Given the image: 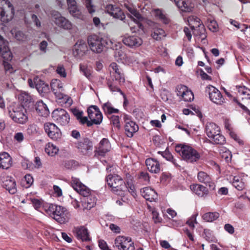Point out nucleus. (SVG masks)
<instances>
[{
	"label": "nucleus",
	"mask_w": 250,
	"mask_h": 250,
	"mask_svg": "<svg viewBox=\"0 0 250 250\" xmlns=\"http://www.w3.org/2000/svg\"><path fill=\"white\" fill-rule=\"evenodd\" d=\"M35 87L39 93H46L49 90L48 85L40 80L35 84Z\"/></svg>",
	"instance_id": "42"
},
{
	"label": "nucleus",
	"mask_w": 250,
	"mask_h": 250,
	"mask_svg": "<svg viewBox=\"0 0 250 250\" xmlns=\"http://www.w3.org/2000/svg\"><path fill=\"white\" fill-rule=\"evenodd\" d=\"M105 11L113 18L123 21L125 16L124 12L119 7L112 4H108L106 6Z\"/></svg>",
	"instance_id": "18"
},
{
	"label": "nucleus",
	"mask_w": 250,
	"mask_h": 250,
	"mask_svg": "<svg viewBox=\"0 0 250 250\" xmlns=\"http://www.w3.org/2000/svg\"><path fill=\"white\" fill-rule=\"evenodd\" d=\"M2 186L10 194H15L17 191L15 180L11 176H5L1 178Z\"/></svg>",
	"instance_id": "17"
},
{
	"label": "nucleus",
	"mask_w": 250,
	"mask_h": 250,
	"mask_svg": "<svg viewBox=\"0 0 250 250\" xmlns=\"http://www.w3.org/2000/svg\"><path fill=\"white\" fill-rule=\"evenodd\" d=\"M124 120L125 122V130L126 135L128 137H132L134 133L138 130V126L136 123L128 118L126 115H124Z\"/></svg>",
	"instance_id": "19"
},
{
	"label": "nucleus",
	"mask_w": 250,
	"mask_h": 250,
	"mask_svg": "<svg viewBox=\"0 0 250 250\" xmlns=\"http://www.w3.org/2000/svg\"><path fill=\"white\" fill-rule=\"evenodd\" d=\"M102 108L105 114H111L112 113H116L119 112L118 109L115 108L112 106V104L107 102L104 104L102 105Z\"/></svg>",
	"instance_id": "39"
},
{
	"label": "nucleus",
	"mask_w": 250,
	"mask_h": 250,
	"mask_svg": "<svg viewBox=\"0 0 250 250\" xmlns=\"http://www.w3.org/2000/svg\"><path fill=\"white\" fill-rule=\"evenodd\" d=\"M147 169L152 173H159L161 170L160 164L154 158H148L146 160Z\"/></svg>",
	"instance_id": "24"
},
{
	"label": "nucleus",
	"mask_w": 250,
	"mask_h": 250,
	"mask_svg": "<svg viewBox=\"0 0 250 250\" xmlns=\"http://www.w3.org/2000/svg\"><path fill=\"white\" fill-rule=\"evenodd\" d=\"M51 89L55 97L59 100H62L63 102L68 105L72 104V100L68 95L63 93V84L62 82L57 79H54L51 83Z\"/></svg>",
	"instance_id": "6"
},
{
	"label": "nucleus",
	"mask_w": 250,
	"mask_h": 250,
	"mask_svg": "<svg viewBox=\"0 0 250 250\" xmlns=\"http://www.w3.org/2000/svg\"><path fill=\"white\" fill-rule=\"evenodd\" d=\"M87 43L90 50L93 53L96 54L102 53L104 47L106 44H107V42L106 40L95 34L88 37Z\"/></svg>",
	"instance_id": "7"
},
{
	"label": "nucleus",
	"mask_w": 250,
	"mask_h": 250,
	"mask_svg": "<svg viewBox=\"0 0 250 250\" xmlns=\"http://www.w3.org/2000/svg\"><path fill=\"white\" fill-rule=\"evenodd\" d=\"M232 185L238 190H243L245 187V182L239 176H234L232 180Z\"/></svg>",
	"instance_id": "35"
},
{
	"label": "nucleus",
	"mask_w": 250,
	"mask_h": 250,
	"mask_svg": "<svg viewBox=\"0 0 250 250\" xmlns=\"http://www.w3.org/2000/svg\"><path fill=\"white\" fill-rule=\"evenodd\" d=\"M205 131L207 136L211 138L216 133H219L220 131L219 127L213 123H207Z\"/></svg>",
	"instance_id": "30"
},
{
	"label": "nucleus",
	"mask_w": 250,
	"mask_h": 250,
	"mask_svg": "<svg viewBox=\"0 0 250 250\" xmlns=\"http://www.w3.org/2000/svg\"><path fill=\"white\" fill-rule=\"evenodd\" d=\"M211 139L213 143L216 144H223L225 142V137L220 134V132L219 133H216Z\"/></svg>",
	"instance_id": "46"
},
{
	"label": "nucleus",
	"mask_w": 250,
	"mask_h": 250,
	"mask_svg": "<svg viewBox=\"0 0 250 250\" xmlns=\"http://www.w3.org/2000/svg\"><path fill=\"white\" fill-rule=\"evenodd\" d=\"M87 51L86 44L82 41L78 42L74 46L73 54L75 57L81 58L85 54Z\"/></svg>",
	"instance_id": "26"
},
{
	"label": "nucleus",
	"mask_w": 250,
	"mask_h": 250,
	"mask_svg": "<svg viewBox=\"0 0 250 250\" xmlns=\"http://www.w3.org/2000/svg\"><path fill=\"white\" fill-rule=\"evenodd\" d=\"M219 217V214L218 212H207L205 213L203 216V219L206 222H212L216 220Z\"/></svg>",
	"instance_id": "41"
},
{
	"label": "nucleus",
	"mask_w": 250,
	"mask_h": 250,
	"mask_svg": "<svg viewBox=\"0 0 250 250\" xmlns=\"http://www.w3.org/2000/svg\"><path fill=\"white\" fill-rule=\"evenodd\" d=\"M85 5L88 12L92 14L95 12L94 6L92 3V0H85Z\"/></svg>",
	"instance_id": "55"
},
{
	"label": "nucleus",
	"mask_w": 250,
	"mask_h": 250,
	"mask_svg": "<svg viewBox=\"0 0 250 250\" xmlns=\"http://www.w3.org/2000/svg\"><path fill=\"white\" fill-rule=\"evenodd\" d=\"M110 149L111 145L109 140L106 138H103L99 144L95 155L104 156L110 150Z\"/></svg>",
	"instance_id": "22"
},
{
	"label": "nucleus",
	"mask_w": 250,
	"mask_h": 250,
	"mask_svg": "<svg viewBox=\"0 0 250 250\" xmlns=\"http://www.w3.org/2000/svg\"><path fill=\"white\" fill-rule=\"evenodd\" d=\"M175 151L188 163L197 162L201 157L200 154L191 146L184 144H178L175 146Z\"/></svg>",
	"instance_id": "3"
},
{
	"label": "nucleus",
	"mask_w": 250,
	"mask_h": 250,
	"mask_svg": "<svg viewBox=\"0 0 250 250\" xmlns=\"http://www.w3.org/2000/svg\"><path fill=\"white\" fill-rule=\"evenodd\" d=\"M108 186L112 188V191L117 195L122 196L127 190V187L121 177L117 174H108L106 177Z\"/></svg>",
	"instance_id": "4"
},
{
	"label": "nucleus",
	"mask_w": 250,
	"mask_h": 250,
	"mask_svg": "<svg viewBox=\"0 0 250 250\" xmlns=\"http://www.w3.org/2000/svg\"><path fill=\"white\" fill-rule=\"evenodd\" d=\"M123 42L125 45L131 48H136L142 44L143 40L139 36L132 35L124 37Z\"/></svg>",
	"instance_id": "20"
},
{
	"label": "nucleus",
	"mask_w": 250,
	"mask_h": 250,
	"mask_svg": "<svg viewBox=\"0 0 250 250\" xmlns=\"http://www.w3.org/2000/svg\"><path fill=\"white\" fill-rule=\"evenodd\" d=\"M36 109L39 115L42 117H46L49 113V109L46 105L42 101H39L36 104Z\"/></svg>",
	"instance_id": "32"
},
{
	"label": "nucleus",
	"mask_w": 250,
	"mask_h": 250,
	"mask_svg": "<svg viewBox=\"0 0 250 250\" xmlns=\"http://www.w3.org/2000/svg\"><path fill=\"white\" fill-rule=\"evenodd\" d=\"M33 181V178L30 174L25 175L22 180L23 183L26 182V184H23L26 188L30 187L32 185Z\"/></svg>",
	"instance_id": "51"
},
{
	"label": "nucleus",
	"mask_w": 250,
	"mask_h": 250,
	"mask_svg": "<svg viewBox=\"0 0 250 250\" xmlns=\"http://www.w3.org/2000/svg\"><path fill=\"white\" fill-rule=\"evenodd\" d=\"M69 13L73 17H76L78 19H82L83 15L81 12L78 9L77 5H75L68 7Z\"/></svg>",
	"instance_id": "43"
},
{
	"label": "nucleus",
	"mask_w": 250,
	"mask_h": 250,
	"mask_svg": "<svg viewBox=\"0 0 250 250\" xmlns=\"http://www.w3.org/2000/svg\"><path fill=\"white\" fill-rule=\"evenodd\" d=\"M193 30L194 35L201 36L204 34L205 28L204 24L203 23H201L197 26V28H195V29H193Z\"/></svg>",
	"instance_id": "50"
},
{
	"label": "nucleus",
	"mask_w": 250,
	"mask_h": 250,
	"mask_svg": "<svg viewBox=\"0 0 250 250\" xmlns=\"http://www.w3.org/2000/svg\"><path fill=\"white\" fill-rule=\"evenodd\" d=\"M209 98L212 102L218 105H222L226 102L220 91L214 86L209 85L206 87Z\"/></svg>",
	"instance_id": "11"
},
{
	"label": "nucleus",
	"mask_w": 250,
	"mask_h": 250,
	"mask_svg": "<svg viewBox=\"0 0 250 250\" xmlns=\"http://www.w3.org/2000/svg\"><path fill=\"white\" fill-rule=\"evenodd\" d=\"M116 247L119 250H134V243L128 237L119 236L115 240Z\"/></svg>",
	"instance_id": "13"
},
{
	"label": "nucleus",
	"mask_w": 250,
	"mask_h": 250,
	"mask_svg": "<svg viewBox=\"0 0 250 250\" xmlns=\"http://www.w3.org/2000/svg\"><path fill=\"white\" fill-rule=\"evenodd\" d=\"M238 92L241 95H247L248 96L250 95V90L248 89L245 86H236Z\"/></svg>",
	"instance_id": "58"
},
{
	"label": "nucleus",
	"mask_w": 250,
	"mask_h": 250,
	"mask_svg": "<svg viewBox=\"0 0 250 250\" xmlns=\"http://www.w3.org/2000/svg\"><path fill=\"white\" fill-rule=\"evenodd\" d=\"M142 196L146 200L152 202L157 199V194L156 191L150 187H145L141 191Z\"/></svg>",
	"instance_id": "27"
},
{
	"label": "nucleus",
	"mask_w": 250,
	"mask_h": 250,
	"mask_svg": "<svg viewBox=\"0 0 250 250\" xmlns=\"http://www.w3.org/2000/svg\"><path fill=\"white\" fill-rule=\"evenodd\" d=\"M12 165V158L6 152L0 153V169H8Z\"/></svg>",
	"instance_id": "23"
},
{
	"label": "nucleus",
	"mask_w": 250,
	"mask_h": 250,
	"mask_svg": "<svg viewBox=\"0 0 250 250\" xmlns=\"http://www.w3.org/2000/svg\"><path fill=\"white\" fill-rule=\"evenodd\" d=\"M198 214L197 212L194 213L187 221V224L192 229H193L195 227L194 224L197 223L196 221V217L198 216Z\"/></svg>",
	"instance_id": "54"
},
{
	"label": "nucleus",
	"mask_w": 250,
	"mask_h": 250,
	"mask_svg": "<svg viewBox=\"0 0 250 250\" xmlns=\"http://www.w3.org/2000/svg\"><path fill=\"white\" fill-rule=\"evenodd\" d=\"M200 21V19L194 16L188 17L187 20L188 25L192 30L195 29V28H197V26L201 24Z\"/></svg>",
	"instance_id": "40"
},
{
	"label": "nucleus",
	"mask_w": 250,
	"mask_h": 250,
	"mask_svg": "<svg viewBox=\"0 0 250 250\" xmlns=\"http://www.w3.org/2000/svg\"><path fill=\"white\" fill-rule=\"evenodd\" d=\"M181 99L185 102H191L194 99V95L192 92L188 88Z\"/></svg>",
	"instance_id": "47"
},
{
	"label": "nucleus",
	"mask_w": 250,
	"mask_h": 250,
	"mask_svg": "<svg viewBox=\"0 0 250 250\" xmlns=\"http://www.w3.org/2000/svg\"><path fill=\"white\" fill-rule=\"evenodd\" d=\"M89 118L94 124L100 125L103 120V115L96 105H91L87 109Z\"/></svg>",
	"instance_id": "15"
},
{
	"label": "nucleus",
	"mask_w": 250,
	"mask_h": 250,
	"mask_svg": "<svg viewBox=\"0 0 250 250\" xmlns=\"http://www.w3.org/2000/svg\"><path fill=\"white\" fill-rule=\"evenodd\" d=\"M111 75L112 77V79H114L115 81H116L117 83H121L123 84L125 83V79L121 70L111 73Z\"/></svg>",
	"instance_id": "45"
},
{
	"label": "nucleus",
	"mask_w": 250,
	"mask_h": 250,
	"mask_svg": "<svg viewBox=\"0 0 250 250\" xmlns=\"http://www.w3.org/2000/svg\"><path fill=\"white\" fill-rule=\"evenodd\" d=\"M71 185L73 189L83 197L82 202L83 209H90L96 205V198L91 195V190L84 184L79 179L72 177Z\"/></svg>",
	"instance_id": "1"
},
{
	"label": "nucleus",
	"mask_w": 250,
	"mask_h": 250,
	"mask_svg": "<svg viewBox=\"0 0 250 250\" xmlns=\"http://www.w3.org/2000/svg\"><path fill=\"white\" fill-rule=\"evenodd\" d=\"M78 120L82 124H86L88 126H90L94 124L91 120L88 121L86 117H83V115Z\"/></svg>",
	"instance_id": "60"
},
{
	"label": "nucleus",
	"mask_w": 250,
	"mask_h": 250,
	"mask_svg": "<svg viewBox=\"0 0 250 250\" xmlns=\"http://www.w3.org/2000/svg\"><path fill=\"white\" fill-rule=\"evenodd\" d=\"M155 15L163 23L167 24L169 22V20L167 16L160 9L154 10Z\"/></svg>",
	"instance_id": "44"
},
{
	"label": "nucleus",
	"mask_w": 250,
	"mask_h": 250,
	"mask_svg": "<svg viewBox=\"0 0 250 250\" xmlns=\"http://www.w3.org/2000/svg\"><path fill=\"white\" fill-rule=\"evenodd\" d=\"M158 153L161 154L162 156L167 160L171 162L175 167H179L176 160L174 159L172 155L168 151H167V149L165 151H158Z\"/></svg>",
	"instance_id": "38"
},
{
	"label": "nucleus",
	"mask_w": 250,
	"mask_h": 250,
	"mask_svg": "<svg viewBox=\"0 0 250 250\" xmlns=\"http://www.w3.org/2000/svg\"><path fill=\"white\" fill-rule=\"evenodd\" d=\"M111 123L118 129L121 127L119 117L118 116L112 115L110 118Z\"/></svg>",
	"instance_id": "56"
},
{
	"label": "nucleus",
	"mask_w": 250,
	"mask_h": 250,
	"mask_svg": "<svg viewBox=\"0 0 250 250\" xmlns=\"http://www.w3.org/2000/svg\"><path fill=\"white\" fill-rule=\"evenodd\" d=\"M51 16L53 21L60 28L65 30H70L72 27L71 22L62 16L61 13L56 11H53L51 13Z\"/></svg>",
	"instance_id": "9"
},
{
	"label": "nucleus",
	"mask_w": 250,
	"mask_h": 250,
	"mask_svg": "<svg viewBox=\"0 0 250 250\" xmlns=\"http://www.w3.org/2000/svg\"><path fill=\"white\" fill-rule=\"evenodd\" d=\"M46 212L60 224L64 223L66 221L65 209L62 206L50 204L46 209Z\"/></svg>",
	"instance_id": "8"
},
{
	"label": "nucleus",
	"mask_w": 250,
	"mask_h": 250,
	"mask_svg": "<svg viewBox=\"0 0 250 250\" xmlns=\"http://www.w3.org/2000/svg\"><path fill=\"white\" fill-rule=\"evenodd\" d=\"M14 139L17 142L21 143L24 139V135L21 132H18L15 133L14 136Z\"/></svg>",
	"instance_id": "64"
},
{
	"label": "nucleus",
	"mask_w": 250,
	"mask_h": 250,
	"mask_svg": "<svg viewBox=\"0 0 250 250\" xmlns=\"http://www.w3.org/2000/svg\"><path fill=\"white\" fill-rule=\"evenodd\" d=\"M15 38L18 41H23L25 39L26 37L22 32L18 31L15 34Z\"/></svg>",
	"instance_id": "62"
},
{
	"label": "nucleus",
	"mask_w": 250,
	"mask_h": 250,
	"mask_svg": "<svg viewBox=\"0 0 250 250\" xmlns=\"http://www.w3.org/2000/svg\"><path fill=\"white\" fill-rule=\"evenodd\" d=\"M152 37L157 41L161 40L166 36L165 31L162 28H155L151 34Z\"/></svg>",
	"instance_id": "37"
},
{
	"label": "nucleus",
	"mask_w": 250,
	"mask_h": 250,
	"mask_svg": "<svg viewBox=\"0 0 250 250\" xmlns=\"http://www.w3.org/2000/svg\"><path fill=\"white\" fill-rule=\"evenodd\" d=\"M125 7L129 12V13L127 14V16L137 24L140 29L143 30L144 26L142 22L146 21V18L142 16L139 11L133 7L128 5H126Z\"/></svg>",
	"instance_id": "12"
},
{
	"label": "nucleus",
	"mask_w": 250,
	"mask_h": 250,
	"mask_svg": "<svg viewBox=\"0 0 250 250\" xmlns=\"http://www.w3.org/2000/svg\"><path fill=\"white\" fill-rule=\"evenodd\" d=\"M197 179L200 182L204 183L207 186H209L212 189H214V183L213 182L210 176L207 173L204 171L199 172L197 174Z\"/></svg>",
	"instance_id": "25"
},
{
	"label": "nucleus",
	"mask_w": 250,
	"mask_h": 250,
	"mask_svg": "<svg viewBox=\"0 0 250 250\" xmlns=\"http://www.w3.org/2000/svg\"><path fill=\"white\" fill-rule=\"evenodd\" d=\"M80 70L82 72H83V75H84L87 78L89 79L90 78L91 75V70L86 65L80 64Z\"/></svg>",
	"instance_id": "49"
},
{
	"label": "nucleus",
	"mask_w": 250,
	"mask_h": 250,
	"mask_svg": "<svg viewBox=\"0 0 250 250\" xmlns=\"http://www.w3.org/2000/svg\"><path fill=\"white\" fill-rule=\"evenodd\" d=\"M44 129L48 136L52 140L58 141L62 137L60 129L53 123H46L44 125Z\"/></svg>",
	"instance_id": "14"
},
{
	"label": "nucleus",
	"mask_w": 250,
	"mask_h": 250,
	"mask_svg": "<svg viewBox=\"0 0 250 250\" xmlns=\"http://www.w3.org/2000/svg\"><path fill=\"white\" fill-rule=\"evenodd\" d=\"M0 54L2 58L7 61L12 58V53L8 46V42L0 35Z\"/></svg>",
	"instance_id": "21"
},
{
	"label": "nucleus",
	"mask_w": 250,
	"mask_h": 250,
	"mask_svg": "<svg viewBox=\"0 0 250 250\" xmlns=\"http://www.w3.org/2000/svg\"><path fill=\"white\" fill-rule=\"evenodd\" d=\"M31 200L34 207L36 209H38L41 207L42 205V201L40 200L35 198H32L31 199Z\"/></svg>",
	"instance_id": "63"
},
{
	"label": "nucleus",
	"mask_w": 250,
	"mask_h": 250,
	"mask_svg": "<svg viewBox=\"0 0 250 250\" xmlns=\"http://www.w3.org/2000/svg\"><path fill=\"white\" fill-rule=\"evenodd\" d=\"M139 179L145 184L149 182V176L147 172H141L138 176Z\"/></svg>",
	"instance_id": "53"
},
{
	"label": "nucleus",
	"mask_w": 250,
	"mask_h": 250,
	"mask_svg": "<svg viewBox=\"0 0 250 250\" xmlns=\"http://www.w3.org/2000/svg\"><path fill=\"white\" fill-rule=\"evenodd\" d=\"M230 22L231 24L233 25L237 28H241V31L242 32H245V30L248 28V26L247 25L242 24L240 26V24L235 21L231 20Z\"/></svg>",
	"instance_id": "57"
},
{
	"label": "nucleus",
	"mask_w": 250,
	"mask_h": 250,
	"mask_svg": "<svg viewBox=\"0 0 250 250\" xmlns=\"http://www.w3.org/2000/svg\"><path fill=\"white\" fill-rule=\"evenodd\" d=\"M75 232L78 239L85 242L90 240V238L88 233V230L84 227L76 228Z\"/></svg>",
	"instance_id": "28"
},
{
	"label": "nucleus",
	"mask_w": 250,
	"mask_h": 250,
	"mask_svg": "<svg viewBox=\"0 0 250 250\" xmlns=\"http://www.w3.org/2000/svg\"><path fill=\"white\" fill-rule=\"evenodd\" d=\"M8 111L9 116L15 123L24 124L27 122V111L22 105L12 103L8 107Z\"/></svg>",
	"instance_id": "2"
},
{
	"label": "nucleus",
	"mask_w": 250,
	"mask_h": 250,
	"mask_svg": "<svg viewBox=\"0 0 250 250\" xmlns=\"http://www.w3.org/2000/svg\"><path fill=\"white\" fill-rule=\"evenodd\" d=\"M191 190L199 197H204L208 194V190L203 185L193 184L190 187Z\"/></svg>",
	"instance_id": "29"
},
{
	"label": "nucleus",
	"mask_w": 250,
	"mask_h": 250,
	"mask_svg": "<svg viewBox=\"0 0 250 250\" xmlns=\"http://www.w3.org/2000/svg\"><path fill=\"white\" fill-rule=\"evenodd\" d=\"M76 147L80 153L87 155L93 149V144L88 138H84L76 144Z\"/></svg>",
	"instance_id": "16"
},
{
	"label": "nucleus",
	"mask_w": 250,
	"mask_h": 250,
	"mask_svg": "<svg viewBox=\"0 0 250 250\" xmlns=\"http://www.w3.org/2000/svg\"><path fill=\"white\" fill-rule=\"evenodd\" d=\"M15 13L13 5L9 0H0V20L7 23L13 18Z\"/></svg>",
	"instance_id": "5"
},
{
	"label": "nucleus",
	"mask_w": 250,
	"mask_h": 250,
	"mask_svg": "<svg viewBox=\"0 0 250 250\" xmlns=\"http://www.w3.org/2000/svg\"><path fill=\"white\" fill-rule=\"evenodd\" d=\"M174 1L177 7L184 12H190L193 8V4L185 0H175Z\"/></svg>",
	"instance_id": "31"
},
{
	"label": "nucleus",
	"mask_w": 250,
	"mask_h": 250,
	"mask_svg": "<svg viewBox=\"0 0 250 250\" xmlns=\"http://www.w3.org/2000/svg\"><path fill=\"white\" fill-rule=\"evenodd\" d=\"M52 117L54 121L62 125H67L70 121L69 115L63 109L58 108L52 113Z\"/></svg>",
	"instance_id": "10"
},
{
	"label": "nucleus",
	"mask_w": 250,
	"mask_h": 250,
	"mask_svg": "<svg viewBox=\"0 0 250 250\" xmlns=\"http://www.w3.org/2000/svg\"><path fill=\"white\" fill-rule=\"evenodd\" d=\"M114 56L118 62H121L123 63H127L129 61V59L126 56V54L121 48L115 51Z\"/></svg>",
	"instance_id": "33"
},
{
	"label": "nucleus",
	"mask_w": 250,
	"mask_h": 250,
	"mask_svg": "<svg viewBox=\"0 0 250 250\" xmlns=\"http://www.w3.org/2000/svg\"><path fill=\"white\" fill-rule=\"evenodd\" d=\"M59 150V148L51 143H47L45 146V151L49 156H55Z\"/></svg>",
	"instance_id": "36"
},
{
	"label": "nucleus",
	"mask_w": 250,
	"mask_h": 250,
	"mask_svg": "<svg viewBox=\"0 0 250 250\" xmlns=\"http://www.w3.org/2000/svg\"><path fill=\"white\" fill-rule=\"evenodd\" d=\"M98 245L102 250H109L107 243L104 240H100L98 242Z\"/></svg>",
	"instance_id": "61"
},
{
	"label": "nucleus",
	"mask_w": 250,
	"mask_h": 250,
	"mask_svg": "<svg viewBox=\"0 0 250 250\" xmlns=\"http://www.w3.org/2000/svg\"><path fill=\"white\" fill-rule=\"evenodd\" d=\"M188 88L186 86L184 85H177L176 88V95L181 98Z\"/></svg>",
	"instance_id": "52"
},
{
	"label": "nucleus",
	"mask_w": 250,
	"mask_h": 250,
	"mask_svg": "<svg viewBox=\"0 0 250 250\" xmlns=\"http://www.w3.org/2000/svg\"><path fill=\"white\" fill-rule=\"evenodd\" d=\"M19 99L23 104H26L30 102L31 100V96L28 93L26 92H22L20 94Z\"/></svg>",
	"instance_id": "48"
},
{
	"label": "nucleus",
	"mask_w": 250,
	"mask_h": 250,
	"mask_svg": "<svg viewBox=\"0 0 250 250\" xmlns=\"http://www.w3.org/2000/svg\"><path fill=\"white\" fill-rule=\"evenodd\" d=\"M122 84L121 83H117L116 81H115L114 79L108 80L107 83L108 87L111 92H119L121 95H124L123 92L119 87V86Z\"/></svg>",
	"instance_id": "34"
},
{
	"label": "nucleus",
	"mask_w": 250,
	"mask_h": 250,
	"mask_svg": "<svg viewBox=\"0 0 250 250\" xmlns=\"http://www.w3.org/2000/svg\"><path fill=\"white\" fill-rule=\"evenodd\" d=\"M56 72L57 74L63 78H65L66 76V73L65 72V68L62 65H58L56 69Z\"/></svg>",
	"instance_id": "59"
}]
</instances>
